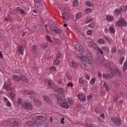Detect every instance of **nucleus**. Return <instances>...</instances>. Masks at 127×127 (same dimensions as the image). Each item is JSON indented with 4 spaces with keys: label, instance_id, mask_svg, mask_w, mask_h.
<instances>
[{
    "label": "nucleus",
    "instance_id": "nucleus-1",
    "mask_svg": "<svg viewBox=\"0 0 127 127\" xmlns=\"http://www.w3.org/2000/svg\"><path fill=\"white\" fill-rule=\"evenodd\" d=\"M30 119L34 120V121H41V122L38 124L37 127H46V126H47V124L44 121V120L46 119V115H45V114H33L30 116Z\"/></svg>",
    "mask_w": 127,
    "mask_h": 127
},
{
    "label": "nucleus",
    "instance_id": "nucleus-2",
    "mask_svg": "<svg viewBox=\"0 0 127 127\" xmlns=\"http://www.w3.org/2000/svg\"><path fill=\"white\" fill-rule=\"evenodd\" d=\"M12 78L13 80L16 82H21V81L24 83H27V82H28V78H27L25 75H23L22 74L20 75L14 74L12 76Z\"/></svg>",
    "mask_w": 127,
    "mask_h": 127
},
{
    "label": "nucleus",
    "instance_id": "nucleus-3",
    "mask_svg": "<svg viewBox=\"0 0 127 127\" xmlns=\"http://www.w3.org/2000/svg\"><path fill=\"white\" fill-rule=\"evenodd\" d=\"M50 30L53 35H57L58 33H61L62 32L61 29L58 28L55 25L52 24L51 25Z\"/></svg>",
    "mask_w": 127,
    "mask_h": 127
},
{
    "label": "nucleus",
    "instance_id": "nucleus-4",
    "mask_svg": "<svg viewBox=\"0 0 127 127\" xmlns=\"http://www.w3.org/2000/svg\"><path fill=\"white\" fill-rule=\"evenodd\" d=\"M79 60L81 62H86V63H88L89 65H92V64H93V60L92 58L86 57L85 56L81 57L79 58Z\"/></svg>",
    "mask_w": 127,
    "mask_h": 127
},
{
    "label": "nucleus",
    "instance_id": "nucleus-5",
    "mask_svg": "<svg viewBox=\"0 0 127 127\" xmlns=\"http://www.w3.org/2000/svg\"><path fill=\"white\" fill-rule=\"evenodd\" d=\"M116 24V25H117V26L122 27V26H126L127 22L126 21V20H125L124 18H120L119 19V20L117 21Z\"/></svg>",
    "mask_w": 127,
    "mask_h": 127
},
{
    "label": "nucleus",
    "instance_id": "nucleus-6",
    "mask_svg": "<svg viewBox=\"0 0 127 127\" xmlns=\"http://www.w3.org/2000/svg\"><path fill=\"white\" fill-rule=\"evenodd\" d=\"M111 121L117 126H121L122 125V120L121 119L117 117H113L111 118Z\"/></svg>",
    "mask_w": 127,
    "mask_h": 127
},
{
    "label": "nucleus",
    "instance_id": "nucleus-7",
    "mask_svg": "<svg viewBox=\"0 0 127 127\" xmlns=\"http://www.w3.org/2000/svg\"><path fill=\"white\" fill-rule=\"evenodd\" d=\"M23 107L25 110L30 111L32 109V105L29 102H25L23 104Z\"/></svg>",
    "mask_w": 127,
    "mask_h": 127
},
{
    "label": "nucleus",
    "instance_id": "nucleus-8",
    "mask_svg": "<svg viewBox=\"0 0 127 127\" xmlns=\"http://www.w3.org/2000/svg\"><path fill=\"white\" fill-rule=\"evenodd\" d=\"M78 98L81 102L86 101V94H84L83 93H79L78 94Z\"/></svg>",
    "mask_w": 127,
    "mask_h": 127
},
{
    "label": "nucleus",
    "instance_id": "nucleus-9",
    "mask_svg": "<svg viewBox=\"0 0 127 127\" xmlns=\"http://www.w3.org/2000/svg\"><path fill=\"white\" fill-rule=\"evenodd\" d=\"M110 70L112 73H114L116 75H121V71H120V69L117 67H112Z\"/></svg>",
    "mask_w": 127,
    "mask_h": 127
},
{
    "label": "nucleus",
    "instance_id": "nucleus-10",
    "mask_svg": "<svg viewBox=\"0 0 127 127\" xmlns=\"http://www.w3.org/2000/svg\"><path fill=\"white\" fill-rule=\"evenodd\" d=\"M44 82L47 84L48 87L50 88L53 87V81L51 80H48V79L46 78L44 79Z\"/></svg>",
    "mask_w": 127,
    "mask_h": 127
},
{
    "label": "nucleus",
    "instance_id": "nucleus-11",
    "mask_svg": "<svg viewBox=\"0 0 127 127\" xmlns=\"http://www.w3.org/2000/svg\"><path fill=\"white\" fill-rule=\"evenodd\" d=\"M24 47L22 45L18 46L17 51H18L19 53L21 55H23L24 53Z\"/></svg>",
    "mask_w": 127,
    "mask_h": 127
},
{
    "label": "nucleus",
    "instance_id": "nucleus-12",
    "mask_svg": "<svg viewBox=\"0 0 127 127\" xmlns=\"http://www.w3.org/2000/svg\"><path fill=\"white\" fill-rule=\"evenodd\" d=\"M75 49L76 51H78V52H82V51L84 50L83 47L80 44H77L75 45Z\"/></svg>",
    "mask_w": 127,
    "mask_h": 127
},
{
    "label": "nucleus",
    "instance_id": "nucleus-13",
    "mask_svg": "<svg viewBox=\"0 0 127 127\" xmlns=\"http://www.w3.org/2000/svg\"><path fill=\"white\" fill-rule=\"evenodd\" d=\"M44 99L45 100V101L47 103V104H49L50 105H52V100L49 98V97L47 96H44Z\"/></svg>",
    "mask_w": 127,
    "mask_h": 127
},
{
    "label": "nucleus",
    "instance_id": "nucleus-14",
    "mask_svg": "<svg viewBox=\"0 0 127 127\" xmlns=\"http://www.w3.org/2000/svg\"><path fill=\"white\" fill-rule=\"evenodd\" d=\"M3 101L5 102L6 106H7V107H8L9 108H10V107H11V103H10V102H9V101H8L7 98L3 97Z\"/></svg>",
    "mask_w": 127,
    "mask_h": 127
},
{
    "label": "nucleus",
    "instance_id": "nucleus-15",
    "mask_svg": "<svg viewBox=\"0 0 127 127\" xmlns=\"http://www.w3.org/2000/svg\"><path fill=\"white\" fill-rule=\"evenodd\" d=\"M62 17L64 20H68L70 17V15H69V13L67 12H64L62 13Z\"/></svg>",
    "mask_w": 127,
    "mask_h": 127
},
{
    "label": "nucleus",
    "instance_id": "nucleus-16",
    "mask_svg": "<svg viewBox=\"0 0 127 127\" xmlns=\"http://www.w3.org/2000/svg\"><path fill=\"white\" fill-rule=\"evenodd\" d=\"M60 107H62V108L65 109H69V105H68V103H67L65 100L64 101L62 104H61Z\"/></svg>",
    "mask_w": 127,
    "mask_h": 127
},
{
    "label": "nucleus",
    "instance_id": "nucleus-17",
    "mask_svg": "<svg viewBox=\"0 0 127 127\" xmlns=\"http://www.w3.org/2000/svg\"><path fill=\"white\" fill-rule=\"evenodd\" d=\"M15 11L17 13H20V14H22V15L25 14V12H24V11L22 10V9H20V7H16Z\"/></svg>",
    "mask_w": 127,
    "mask_h": 127
},
{
    "label": "nucleus",
    "instance_id": "nucleus-18",
    "mask_svg": "<svg viewBox=\"0 0 127 127\" xmlns=\"http://www.w3.org/2000/svg\"><path fill=\"white\" fill-rule=\"evenodd\" d=\"M34 103L37 107H40L42 105L40 100L36 99H34Z\"/></svg>",
    "mask_w": 127,
    "mask_h": 127
},
{
    "label": "nucleus",
    "instance_id": "nucleus-19",
    "mask_svg": "<svg viewBox=\"0 0 127 127\" xmlns=\"http://www.w3.org/2000/svg\"><path fill=\"white\" fill-rule=\"evenodd\" d=\"M54 91L55 92H57L58 93H60V94H63V92H64V88H55Z\"/></svg>",
    "mask_w": 127,
    "mask_h": 127
},
{
    "label": "nucleus",
    "instance_id": "nucleus-20",
    "mask_svg": "<svg viewBox=\"0 0 127 127\" xmlns=\"http://www.w3.org/2000/svg\"><path fill=\"white\" fill-rule=\"evenodd\" d=\"M48 46H49V44L48 43H43L41 44L42 49H46Z\"/></svg>",
    "mask_w": 127,
    "mask_h": 127
},
{
    "label": "nucleus",
    "instance_id": "nucleus-21",
    "mask_svg": "<svg viewBox=\"0 0 127 127\" xmlns=\"http://www.w3.org/2000/svg\"><path fill=\"white\" fill-rule=\"evenodd\" d=\"M103 77L105 79H109H109H111L113 78V74L112 73H110L108 74H103Z\"/></svg>",
    "mask_w": 127,
    "mask_h": 127
},
{
    "label": "nucleus",
    "instance_id": "nucleus-22",
    "mask_svg": "<svg viewBox=\"0 0 127 127\" xmlns=\"http://www.w3.org/2000/svg\"><path fill=\"white\" fill-rule=\"evenodd\" d=\"M106 20L107 21L111 22V21H113V20H114V16L111 15H108L106 16Z\"/></svg>",
    "mask_w": 127,
    "mask_h": 127
},
{
    "label": "nucleus",
    "instance_id": "nucleus-23",
    "mask_svg": "<svg viewBox=\"0 0 127 127\" xmlns=\"http://www.w3.org/2000/svg\"><path fill=\"white\" fill-rule=\"evenodd\" d=\"M98 120L101 123H103L105 121V115L104 114H102L100 115V117H98Z\"/></svg>",
    "mask_w": 127,
    "mask_h": 127
},
{
    "label": "nucleus",
    "instance_id": "nucleus-24",
    "mask_svg": "<svg viewBox=\"0 0 127 127\" xmlns=\"http://www.w3.org/2000/svg\"><path fill=\"white\" fill-rule=\"evenodd\" d=\"M69 64L70 65V67H73V68L74 69L77 68V64L74 62H70Z\"/></svg>",
    "mask_w": 127,
    "mask_h": 127
},
{
    "label": "nucleus",
    "instance_id": "nucleus-25",
    "mask_svg": "<svg viewBox=\"0 0 127 127\" xmlns=\"http://www.w3.org/2000/svg\"><path fill=\"white\" fill-rule=\"evenodd\" d=\"M65 101V100L63 99L61 97H58V104L60 105V106L61 105V104Z\"/></svg>",
    "mask_w": 127,
    "mask_h": 127
},
{
    "label": "nucleus",
    "instance_id": "nucleus-26",
    "mask_svg": "<svg viewBox=\"0 0 127 127\" xmlns=\"http://www.w3.org/2000/svg\"><path fill=\"white\" fill-rule=\"evenodd\" d=\"M10 123L13 125V126H15V127H18L19 126V123L14 120H11Z\"/></svg>",
    "mask_w": 127,
    "mask_h": 127
},
{
    "label": "nucleus",
    "instance_id": "nucleus-27",
    "mask_svg": "<svg viewBox=\"0 0 127 127\" xmlns=\"http://www.w3.org/2000/svg\"><path fill=\"white\" fill-rule=\"evenodd\" d=\"M114 13H115V15L116 16H119V15L121 14V11H120L119 9H116L114 10Z\"/></svg>",
    "mask_w": 127,
    "mask_h": 127
},
{
    "label": "nucleus",
    "instance_id": "nucleus-28",
    "mask_svg": "<svg viewBox=\"0 0 127 127\" xmlns=\"http://www.w3.org/2000/svg\"><path fill=\"white\" fill-rule=\"evenodd\" d=\"M78 4H79V1L78 0H74L72 2V6L73 7H76V6H78Z\"/></svg>",
    "mask_w": 127,
    "mask_h": 127
},
{
    "label": "nucleus",
    "instance_id": "nucleus-29",
    "mask_svg": "<svg viewBox=\"0 0 127 127\" xmlns=\"http://www.w3.org/2000/svg\"><path fill=\"white\" fill-rule=\"evenodd\" d=\"M109 30L111 33L115 34L116 32V30H115V27L113 25L110 26Z\"/></svg>",
    "mask_w": 127,
    "mask_h": 127
},
{
    "label": "nucleus",
    "instance_id": "nucleus-30",
    "mask_svg": "<svg viewBox=\"0 0 127 127\" xmlns=\"http://www.w3.org/2000/svg\"><path fill=\"white\" fill-rule=\"evenodd\" d=\"M82 12H78L76 14V17H75V19L76 20H78L80 17H82Z\"/></svg>",
    "mask_w": 127,
    "mask_h": 127
},
{
    "label": "nucleus",
    "instance_id": "nucleus-31",
    "mask_svg": "<svg viewBox=\"0 0 127 127\" xmlns=\"http://www.w3.org/2000/svg\"><path fill=\"white\" fill-rule=\"evenodd\" d=\"M40 4H38L37 5V8L39 10H42V9L43 8V4H41V3H39Z\"/></svg>",
    "mask_w": 127,
    "mask_h": 127
},
{
    "label": "nucleus",
    "instance_id": "nucleus-32",
    "mask_svg": "<svg viewBox=\"0 0 127 127\" xmlns=\"http://www.w3.org/2000/svg\"><path fill=\"white\" fill-rule=\"evenodd\" d=\"M57 71L56 67L55 66H51L50 67V72L53 73Z\"/></svg>",
    "mask_w": 127,
    "mask_h": 127
},
{
    "label": "nucleus",
    "instance_id": "nucleus-33",
    "mask_svg": "<svg viewBox=\"0 0 127 127\" xmlns=\"http://www.w3.org/2000/svg\"><path fill=\"white\" fill-rule=\"evenodd\" d=\"M103 87L104 89H105L106 92H109V90H110V87H109V85H106V82H104Z\"/></svg>",
    "mask_w": 127,
    "mask_h": 127
},
{
    "label": "nucleus",
    "instance_id": "nucleus-34",
    "mask_svg": "<svg viewBox=\"0 0 127 127\" xmlns=\"http://www.w3.org/2000/svg\"><path fill=\"white\" fill-rule=\"evenodd\" d=\"M87 6H89V7H92L93 5H94V4L90 2V1H87L86 2Z\"/></svg>",
    "mask_w": 127,
    "mask_h": 127
},
{
    "label": "nucleus",
    "instance_id": "nucleus-35",
    "mask_svg": "<svg viewBox=\"0 0 127 127\" xmlns=\"http://www.w3.org/2000/svg\"><path fill=\"white\" fill-rule=\"evenodd\" d=\"M60 64V60H58V59H56L54 61V65H59Z\"/></svg>",
    "mask_w": 127,
    "mask_h": 127
},
{
    "label": "nucleus",
    "instance_id": "nucleus-36",
    "mask_svg": "<svg viewBox=\"0 0 127 127\" xmlns=\"http://www.w3.org/2000/svg\"><path fill=\"white\" fill-rule=\"evenodd\" d=\"M78 82L79 83H80V84H85V80H84L83 77H79Z\"/></svg>",
    "mask_w": 127,
    "mask_h": 127
},
{
    "label": "nucleus",
    "instance_id": "nucleus-37",
    "mask_svg": "<svg viewBox=\"0 0 127 127\" xmlns=\"http://www.w3.org/2000/svg\"><path fill=\"white\" fill-rule=\"evenodd\" d=\"M95 82H96V78L93 77L90 80L89 83H90V85H94V84H95Z\"/></svg>",
    "mask_w": 127,
    "mask_h": 127
},
{
    "label": "nucleus",
    "instance_id": "nucleus-38",
    "mask_svg": "<svg viewBox=\"0 0 127 127\" xmlns=\"http://www.w3.org/2000/svg\"><path fill=\"white\" fill-rule=\"evenodd\" d=\"M46 39H47L48 41H49V42H53V41L51 40V38L50 37V36L48 35H47L46 36Z\"/></svg>",
    "mask_w": 127,
    "mask_h": 127
},
{
    "label": "nucleus",
    "instance_id": "nucleus-39",
    "mask_svg": "<svg viewBox=\"0 0 127 127\" xmlns=\"http://www.w3.org/2000/svg\"><path fill=\"white\" fill-rule=\"evenodd\" d=\"M104 67L105 68H107V69H109L110 67H111V64L110 63H106L104 64Z\"/></svg>",
    "mask_w": 127,
    "mask_h": 127
},
{
    "label": "nucleus",
    "instance_id": "nucleus-40",
    "mask_svg": "<svg viewBox=\"0 0 127 127\" xmlns=\"http://www.w3.org/2000/svg\"><path fill=\"white\" fill-rule=\"evenodd\" d=\"M9 95L10 97L12 98V99H14V97H15V94L13 93V92H10V93H9Z\"/></svg>",
    "mask_w": 127,
    "mask_h": 127
},
{
    "label": "nucleus",
    "instance_id": "nucleus-41",
    "mask_svg": "<svg viewBox=\"0 0 127 127\" xmlns=\"http://www.w3.org/2000/svg\"><path fill=\"white\" fill-rule=\"evenodd\" d=\"M120 9H121V11H123V12H126V11H127V9L124 6H121Z\"/></svg>",
    "mask_w": 127,
    "mask_h": 127
},
{
    "label": "nucleus",
    "instance_id": "nucleus-42",
    "mask_svg": "<svg viewBox=\"0 0 127 127\" xmlns=\"http://www.w3.org/2000/svg\"><path fill=\"white\" fill-rule=\"evenodd\" d=\"M93 18H89L87 19V20L85 22V23L86 24H87V23H90V22H92V21H93Z\"/></svg>",
    "mask_w": 127,
    "mask_h": 127
},
{
    "label": "nucleus",
    "instance_id": "nucleus-43",
    "mask_svg": "<svg viewBox=\"0 0 127 127\" xmlns=\"http://www.w3.org/2000/svg\"><path fill=\"white\" fill-rule=\"evenodd\" d=\"M5 88L7 91H11L13 89V88L10 87V85H9L6 86Z\"/></svg>",
    "mask_w": 127,
    "mask_h": 127
},
{
    "label": "nucleus",
    "instance_id": "nucleus-44",
    "mask_svg": "<svg viewBox=\"0 0 127 127\" xmlns=\"http://www.w3.org/2000/svg\"><path fill=\"white\" fill-rule=\"evenodd\" d=\"M26 94H27V95H31L32 94H33V91L28 90L26 91Z\"/></svg>",
    "mask_w": 127,
    "mask_h": 127
},
{
    "label": "nucleus",
    "instance_id": "nucleus-45",
    "mask_svg": "<svg viewBox=\"0 0 127 127\" xmlns=\"http://www.w3.org/2000/svg\"><path fill=\"white\" fill-rule=\"evenodd\" d=\"M102 50H104L105 52L109 53V48H107L106 47H103L102 48Z\"/></svg>",
    "mask_w": 127,
    "mask_h": 127
},
{
    "label": "nucleus",
    "instance_id": "nucleus-46",
    "mask_svg": "<svg viewBox=\"0 0 127 127\" xmlns=\"http://www.w3.org/2000/svg\"><path fill=\"white\" fill-rule=\"evenodd\" d=\"M36 51V45H33L32 47V52L33 53H35Z\"/></svg>",
    "mask_w": 127,
    "mask_h": 127
},
{
    "label": "nucleus",
    "instance_id": "nucleus-47",
    "mask_svg": "<svg viewBox=\"0 0 127 127\" xmlns=\"http://www.w3.org/2000/svg\"><path fill=\"white\" fill-rule=\"evenodd\" d=\"M127 62L126 61L124 64V66H123V69L124 71H126V70H127Z\"/></svg>",
    "mask_w": 127,
    "mask_h": 127
},
{
    "label": "nucleus",
    "instance_id": "nucleus-48",
    "mask_svg": "<svg viewBox=\"0 0 127 127\" xmlns=\"http://www.w3.org/2000/svg\"><path fill=\"white\" fill-rule=\"evenodd\" d=\"M85 76L86 79V80H90V78H91V76L90 75H89V73H85Z\"/></svg>",
    "mask_w": 127,
    "mask_h": 127
},
{
    "label": "nucleus",
    "instance_id": "nucleus-49",
    "mask_svg": "<svg viewBox=\"0 0 127 127\" xmlns=\"http://www.w3.org/2000/svg\"><path fill=\"white\" fill-rule=\"evenodd\" d=\"M97 51H98L100 54H101V55L103 56V55H104V52H103V51L101 49H100L99 48H97Z\"/></svg>",
    "mask_w": 127,
    "mask_h": 127
},
{
    "label": "nucleus",
    "instance_id": "nucleus-50",
    "mask_svg": "<svg viewBox=\"0 0 127 127\" xmlns=\"http://www.w3.org/2000/svg\"><path fill=\"white\" fill-rule=\"evenodd\" d=\"M118 100H119V94H116L114 97V100L118 101Z\"/></svg>",
    "mask_w": 127,
    "mask_h": 127
},
{
    "label": "nucleus",
    "instance_id": "nucleus-51",
    "mask_svg": "<svg viewBox=\"0 0 127 127\" xmlns=\"http://www.w3.org/2000/svg\"><path fill=\"white\" fill-rule=\"evenodd\" d=\"M84 11L86 13H89V12H91V11H92V9L87 8L85 9Z\"/></svg>",
    "mask_w": 127,
    "mask_h": 127
},
{
    "label": "nucleus",
    "instance_id": "nucleus-52",
    "mask_svg": "<svg viewBox=\"0 0 127 127\" xmlns=\"http://www.w3.org/2000/svg\"><path fill=\"white\" fill-rule=\"evenodd\" d=\"M21 102H22L21 98H18L17 99V103L18 104V106H20V105L21 104Z\"/></svg>",
    "mask_w": 127,
    "mask_h": 127
},
{
    "label": "nucleus",
    "instance_id": "nucleus-53",
    "mask_svg": "<svg viewBox=\"0 0 127 127\" xmlns=\"http://www.w3.org/2000/svg\"><path fill=\"white\" fill-rule=\"evenodd\" d=\"M98 42L100 43V44H103V43H104L105 41H104V40L102 39H100L98 40Z\"/></svg>",
    "mask_w": 127,
    "mask_h": 127
},
{
    "label": "nucleus",
    "instance_id": "nucleus-54",
    "mask_svg": "<svg viewBox=\"0 0 127 127\" xmlns=\"http://www.w3.org/2000/svg\"><path fill=\"white\" fill-rule=\"evenodd\" d=\"M68 103L70 105H73V100H72V99H71L70 98H68Z\"/></svg>",
    "mask_w": 127,
    "mask_h": 127
},
{
    "label": "nucleus",
    "instance_id": "nucleus-55",
    "mask_svg": "<svg viewBox=\"0 0 127 127\" xmlns=\"http://www.w3.org/2000/svg\"><path fill=\"white\" fill-rule=\"evenodd\" d=\"M89 27H90V28H93V27H95V23H92L91 24L88 25Z\"/></svg>",
    "mask_w": 127,
    "mask_h": 127
},
{
    "label": "nucleus",
    "instance_id": "nucleus-56",
    "mask_svg": "<svg viewBox=\"0 0 127 127\" xmlns=\"http://www.w3.org/2000/svg\"><path fill=\"white\" fill-rule=\"evenodd\" d=\"M67 87H71V88H73V83H72V82H68L67 84Z\"/></svg>",
    "mask_w": 127,
    "mask_h": 127
},
{
    "label": "nucleus",
    "instance_id": "nucleus-57",
    "mask_svg": "<svg viewBox=\"0 0 127 127\" xmlns=\"http://www.w3.org/2000/svg\"><path fill=\"white\" fill-rule=\"evenodd\" d=\"M92 99H93V95H89L88 96H87V100H92Z\"/></svg>",
    "mask_w": 127,
    "mask_h": 127
},
{
    "label": "nucleus",
    "instance_id": "nucleus-58",
    "mask_svg": "<svg viewBox=\"0 0 127 127\" xmlns=\"http://www.w3.org/2000/svg\"><path fill=\"white\" fill-rule=\"evenodd\" d=\"M35 2L36 3H41V2H43V0H35Z\"/></svg>",
    "mask_w": 127,
    "mask_h": 127
},
{
    "label": "nucleus",
    "instance_id": "nucleus-59",
    "mask_svg": "<svg viewBox=\"0 0 127 127\" xmlns=\"http://www.w3.org/2000/svg\"><path fill=\"white\" fill-rule=\"evenodd\" d=\"M58 84H59L60 85H62V84L63 83V81L62 80V79H60L58 80Z\"/></svg>",
    "mask_w": 127,
    "mask_h": 127
},
{
    "label": "nucleus",
    "instance_id": "nucleus-60",
    "mask_svg": "<svg viewBox=\"0 0 127 127\" xmlns=\"http://www.w3.org/2000/svg\"><path fill=\"white\" fill-rule=\"evenodd\" d=\"M115 87H117V88H120V87H121V86H122V85L119 84L118 82H116L115 83Z\"/></svg>",
    "mask_w": 127,
    "mask_h": 127
},
{
    "label": "nucleus",
    "instance_id": "nucleus-61",
    "mask_svg": "<svg viewBox=\"0 0 127 127\" xmlns=\"http://www.w3.org/2000/svg\"><path fill=\"white\" fill-rule=\"evenodd\" d=\"M112 53H116L117 52V49L116 48H113L112 49Z\"/></svg>",
    "mask_w": 127,
    "mask_h": 127
},
{
    "label": "nucleus",
    "instance_id": "nucleus-62",
    "mask_svg": "<svg viewBox=\"0 0 127 127\" xmlns=\"http://www.w3.org/2000/svg\"><path fill=\"white\" fill-rule=\"evenodd\" d=\"M61 57V53H58L57 54V59H58V58H60Z\"/></svg>",
    "mask_w": 127,
    "mask_h": 127
},
{
    "label": "nucleus",
    "instance_id": "nucleus-63",
    "mask_svg": "<svg viewBox=\"0 0 127 127\" xmlns=\"http://www.w3.org/2000/svg\"><path fill=\"white\" fill-rule=\"evenodd\" d=\"M28 125H30V127H32V126L34 125V123L33 121H31L28 123Z\"/></svg>",
    "mask_w": 127,
    "mask_h": 127
},
{
    "label": "nucleus",
    "instance_id": "nucleus-64",
    "mask_svg": "<svg viewBox=\"0 0 127 127\" xmlns=\"http://www.w3.org/2000/svg\"><path fill=\"white\" fill-rule=\"evenodd\" d=\"M87 33L88 35H91V34H92V30H88L87 31Z\"/></svg>",
    "mask_w": 127,
    "mask_h": 127
}]
</instances>
